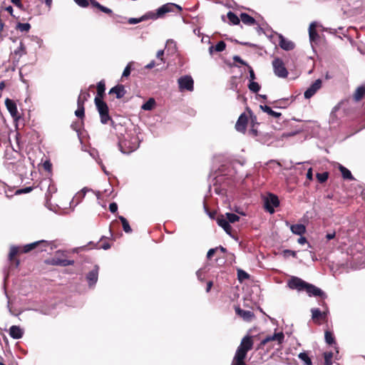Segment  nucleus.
<instances>
[{"label":"nucleus","mask_w":365,"mask_h":365,"mask_svg":"<svg viewBox=\"0 0 365 365\" xmlns=\"http://www.w3.org/2000/svg\"><path fill=\"white\" fill-rule=\"evenodd\" d=\"M282 255L284 257H289V256L297 257V252L291 250H284L282 252Z\"/></svg>","instance_id":"49530a36"},{"label":"nucleus","mask_w":365,"mask_h":365,"mask_svg":"<svg viewBox=\"0 0 365 365\" xmlns=\"http://www.w3.org/2000/svg\"><path fill=\"white\" fill-rule=\"evenodd\" d=\"M307 178L309 180H312L313 178V173H312V168H309L307 173Z\"/></svg>","instance_id":"69168bd1"},{"label":"nucleus","mask_w":365,"mask_h":365,"mask_svg":"<svg viewBox=\"0 0 365 365\" xmlns=\"http://www.w3.org/2000/svg\"><path fill=\"white\" fill-rule=\"evenodd\" d=\"M99 247L106 250L110 247V245L108 242H104L99 245Z\"/></svg>","instance_id":"052dcab7"},{"label":"nucleus","mask_w":365,"mask_h":365,"mask_svg":"<svg viewBox=\"0 0 365 365\" xmlns=\"http://www.w3.org/2000/svg\"><path fill=\"white\" fill-rule=\"evenodd\" d=\"M18 252H19V247L12 246L10 249V252H9V259L11 260L13 259V257L17 255Z\"/></svg>","instance_id":"de8ad7c7"},{"label":"nucleus","mask_w":365,"mask_h":365,"mask_svg":"<svg viewBox=\"0 0 365 365\" xmlns=\"http://www.w3.org/2000/svg\"><path fill=\"white\" fill-rule=\"evenodd\" d=\"M75 115L79 118H83L84 116V106L79 105L77 110L75 111Z\"/></svg>","instance_id":"a18cd8bd"},{"label":"nucleus","mask_w":365,"mask_h":365,"mask_svg":"<svg viewBox=\"0 0 365 365\" xmlns=\"http://www.w3.org/2000/svg\"><path fill=\"white\" fill-rule=\"evenodd\" d=\"M79 6L82 8H86L88 5V0H73Z\"/></svg>","instance_id":"09e8293b"},{"label":"nucleus","mask_w":365,"mask_h":365,"mask_svg":"<svg viewBox=\"0 0 365 365\" xmlns=\"http://www.w3.org/2000/svg\"><path fill=\"white\" fill-rule=\"evenodd\" d=\"M196 274H197V277L198 279L200 280V281H202V270L199 269L198 271H197Z\"/></svg>","instance_id":"774afa93"},{"label":"nucleus","mask_w":365,"mask_h":365,"mask_svg":"<svg viewBox=\"0 0 365 365\" xmlns=\"http://www.w3.org/2000/svg\"><path fill=\"white\" fill-rule=\"evenodd\" d=\"M259 108H261L262 110H263L264 112L267 113L268 115H269L275 118L280 117L282 115L280 113L275 112V111L272 110V109L269 106H266V105H264V106L260 105Z\"/></svg>","instance_id":"c756f323"},{"label":"nucleus","mask_w":365,"mask_h":365,"mask_svg":"<svg viewBox=\"0 0 365 365\" xmlns=\"http://www.w3.org/2000/svg\"><path fill=\"white\" fill-rule=\"evenodd\" d=\"M109 93H115L116 95L117 98H121L125 96L126 91L125 90V87L123 85H118L113 87L110 90Z\"/></svg>","instance_id":"412c9836"},{"label":"nucleus","mask_w":365,"mask_h":365,"mask_svg":"<svg viewBox=\"0 0 365 365\" xmlns=\"http://www.w3.org/2000/svg\"><path fill=\"white\" fill-rule=\"evenodd\" d=\"M5 105L12 118L14 119H18L19 115L16 103L11 99L6 98L5 101Z\"/></svg>","instance_id":"4468645a"},{"label":"nucleus","mask_w":365,"mask_h":365,"mask_svg":"<svg viewBox=\"0 0 365 365\" xmlns=\"http://www.w3.org/2000/svg\"><path fill=\"white\" fill-rule=\"evenodd\" d=\"M155 105V101L154 98H150L144 104L142 105L141 108L144 110H151L153 109Z\"/></svg>","instance_id":"473e14b6"},{"label":"nucleus","mask_w":365,"mask_h":365,"mask_svg":"<svg viewBox=\"0 0 365 365\" xmlns=\"http://www.w3.org/2000/svg\"><path fill=\"white\" fill-rule=\"evenodd\" d=\"M73 260H69V259H60L57 257H54L52 259H51V264H53V265H60V266H63V267H66V266H68V265H71L73 264Z\"/></svg>","instance_id":"b1692460"},{"label":"nucleus","mask_w":365,"mask_h":365,"mask_svg":"<svg viewBox=\"0 0 365 365\" xmlns=\"http://www.w3.org/2000/svg\"><path fill=\"white\" fill-rule=\"evenodd\" d=\"M174 9H178L179 11L182 10L181 6H180L179 5L173 3H168L161 6L157 9L158 15L162 17L167 13L173 12Z\"/></svg>","instance_id":"9b49d317"},{"label":"nucleus","mask_w":365,"mask_h":365,"mask_svg":"<svg viewBox=\"0 0 365 365\" xmlns=\"http://www.w3.org/2000/svg\"><path fill=\"white\" fill-rule=\"evenodd\" d=\"M23 334V330L18 326L13 325L9 328V335L14 339H21Z\"/></svg>","instance_id":"aec40b11"},{"label":"nucleus","mask_w":365,"mask_h":365,"mask_svg":"<svg viewBox=\"0 0 365 365\" xmlns=\"http://www.w3.org/2000/svg\"><path fill=\"white\" fill-rule=\"evenodd\" d=\"M227 19L233 25H237L240 24V19L232 11H229L227 14Z\"/></svg>","instance_id":"72a5a7b5"},{"label":"nucleus","mask_w":365,"mask_h":365,"mask_svg":"<svg viewBox=\"0 0 365 365\" xmlns=\"http://www.w3.org/2000/svg\"><path fill=\"white\" fill-rule=\"evenodd\" d=\"M324 365H332L331 359L333 358V353L329 352H324Z\"/></svg>","instance_id":"79ce46f5"},{"label":"nucleus","mask_w":365,"mask_h":365,"mask_svg":"<svg viewBox=\"0 0 365 365\" xmlns=\"http://www.w3.org/2000/svg\"><path fill=\"white\" fill-rule=\"evenodd\" d=\"M46 245V242L43 240L36 241L30 244H27L24 246L22 252L24 253L29 252L30 251L36 249L38 245Z\"/></svg>","instance_id":"4be33fe9"},{"label":"nucleus","mask_w":365,"mask_h":365,"mask_svg":"<svg viewBox=\"0 0 365 365\" xmlns=\"http://www.w3.org/2000/svg\"><path fill=\"white\" fill-rule=\"evenodd\" d=\"M240 20L246 25H254L256 22L255 19L246 13H242Z\"/></svg>","instance_id":"cd10ccee"},{"label":"nucleus","mask_w":365,"mask_h":365,"mask_svg":"<svg viewBox=\"0 0 365 365\" xmlns=\"http://www.w3.org/2000/svg\"><path fill=\"white\" fill-rule=\"evenodd\" d=\"M16 29L20 31H29L31 29V25L29 23H18Z\"/></svg>","instance_id":"ea45409f"},{"label":"nucleus","mask_w":365,"mask_h":365,"mask_svg":"<svg viewBox=\"0 0 365 365\" xmlns=\"http://www.w3.org/2000/svg\"><path fill=\"white\" fill-rule=\"evenodd\" d=\"M119 142L120 150L123 153H130L139 147V140L135 135L128 136Z\"/></svg>","instance_id":"7ed1b4c3"},{"label":"nucleus","mask_w":365,"mask_h":365,"mask_svg":"<svg viewBox=\"0 0 365 365\" xmlns=\"http://www.w3.org/2000/svg\"><path fill=\"white\" fill-rule=\"evenodd\" d=\"M286 225L290 227L292 233L297 235H302L306 232V227L302 224L289 225V222H286Z\"/></svg>","instance_id":"6ab92c4d"},{"label":"nucleus","mask_w":365,"mask_h":365,"mask_svg":"<svg viewBox=\"0 0 365 365\" xmlns=\"http://www.w3.org/2000/svg\"><path fill=\"white\" fill-rule=\"evenodd\" d=\"M279 205V200L275 195L269 194L265 199L264 205L265 209L269 213L272 214L274 212V207H278Z\"/></svg>","instance_id":"423d86ee"},{"label":"nucleus","mask_w":365,"mask_h":365,"mask_svg":"<svg viewBox=\"0 0 365 365\" xmlns=\"http://www.w3.org/2000/svg\"><path fill=\"white\" fill-rule=\"evenodd\" d=\"M284 338V336L282 332L274 333V334L267 336L264 339H263L260 343V346H264L269 343L271 344L269 348L274 346V344L280 345L282 343Z\"/></svg>","instance_id":"39448f33"},{"label":"nucleus","mask_w":365,"mask_h":365,"mask_svg":"<svg viewBox=\"0 0 365 365\" xmlns=\"http://www.w3.org/2000/svg\"><path fill=\"white\" fill-rule=\"evenodd\" d=\"M249 73L250 82L254 81V80L255 79V74L253 69L251 67H250Z\"/></svg>","instance_id":"bf43d9fd"},{"label":"nucleus","mask_w":365,"mask_h":365,"mask_svg":"<svg viewBox=\"0 0 365 365\" xmlns=\"http://www.w3.org/2000/svg\"><path fill=\"white\" fill-rule=\"evenodd\" d=\"M88 191H91V190L88 187H83L80 192L76 194L73 197L71 202L75 203L76 205L78 204L84 198L86 192Z\"/></svg>","instance_id":"5701e85b"},{"label":"nucleus","mask_w":365,"mask_h":365,"mask_svg":"<svg viewBox=\"0 0 365 365\" xmlns=\"http://www.w3.org/2000/svg\"><path fill=\"white\" fill-rule=\"evenodd\" d=\"M248 88L252 92L257 93L260 90L261 87L258 83L255 81H251L248 84Z\"/></svg>","instance_id":"58836bf2"},{"label":"nucleus","mask_w":365,"mask_h":365,"mask_svg":"<svg viewBox=\"0 0 365 365\" xmlns=\"http://www.w3.org/2000/svg\"><path fill=\"white\" fill-rule=\"evenodd\" d=\"M13 54L15 56H17V60L16 61H19V58L26 55V47L24 45L23 42L21 41L20 42V44H19V46L15 49L14 51V53Z\"/></svg>","instance_id":"bb28decb"},{"label":"nucleus","mask_w":365,"mask_h":365,"mask_svg":"<svg viewBox=\"0 0 365 365\" xmlns=\"http://www.w3.org/2000/svg\"><path fill=\"white\" fill-rule=\"evenodd\" d=\"M143 21L144 20H147V19H157L158 18H160V16L158 15V11H156V12H148L147 14H145V15H143Z\"/></svg>","instance_id":"a19ab883"},{"label":"nucleus","mask_w":365,"mask_h":365,"mask_svg":"<svg viewBox=\"0 0 365 365\" xmlns=\"http://www.w3.org/2000/svg\"><path fill=\"white\" fill-rule=\"evenodd\" d=\"M132 64H133V62H130L125 66V68H124V71L123 72V74H122V78L128 77L130 76Z\"/></svg>","instance_id":"c03bdc74"},{"label":"nucleus","mask_w":365,"mask_h":365,"mask_svg":"<svg viewBox=\"0 0 365 365\" xmlns=\"http://www.w3.org/2000/svg\"><path fill=\"white\" fill-rule=\"evenodd\" d=\"M328 177H329V174L327 172H324L322 173L317 174V178L318 181L321 183L326 182L328 179Z\"/></svg>","instance_id":"37998d69"},{"label":"nucleus","mask_w":365,"mask_h":365,"mask_svg":"<svg viewBox=\"0 0 365 365\" xmlns=\"http://www.w3.org/2000/svg\"><path fill=\"white\" fill-rule=\"evenodd\" d=\"M311 312L312 318L314 322H317L319 319L327 321L329 309L327 307H325L324 311H321L318 308H312Z\"/></svg>","instance_id":"9d476101"},{"label":"nucleus","mask_w":365,"mask_h":365,"mask_svg":"<svg viewBox=\"0 0 365 365\" xmlns=\"http://www.w3.org/2000/svg\"><path fill=\"white\" fill-rule=\"evenodd\" d=\"M287 102V99H283V100H279L274 101V103L276 104L274 107L276 108H284L285 106H282L283 103Z\"/></svg>","instance_id":"6e6d98bb"},{"label":"nucleus","mask_w":365,"mask_h":365,"mask_svg":"<svg viewBox=\"0 0 365 365\" xmlns=\"http://www.w3.org/2000/svg\"><path fill=\"white\" fill-rule=\"evenodd\" d=\"M178 84H179V88L181 91L184 90H187L189 91H193V80L191 76H185L182 77H180L178 79Z\"/></svg>","instance_id":"0eeeda50"},{"label":"nucleus","mask_w":365,"mask_h":365,"mask_svg":"<svg viewBox=\"0 0 365 365\" xmlns=\"http://www.w3.org/2000/svg\"><path fill=\"white\" fill-rule=\"evenodd\" d=\"M143 21V19L142 16L140 18H139V19L130 18L128 20V23L130 24H135L140 23V22H141Z\"/></svg>","instance_id":"5fc2aeb1"},{"label":"nucleus","mask_w":365,"mask_h":365,"mask_svg":"<svg viewBox=\"0 0 365 365\" xmlns=\"http://www.w3.org/2000/svg\"><path fill=\"white\" fill-rule=\"evenodd\" d=\"M119 220H120V222H122V225H123V230L126 232V233H130L131 232L132 230L130 228V226L128 222V220L123 216H119L118 217Z\"/></svg>","instance_id":"f704fd0d"},{"label":"nucleus","mask_w":365,"mask_h":365,"mask_svg":"<svg viewBox=\"0 0 365 365\" xmlns=\"http://www.w3.org/2000/svg\"><path fill=\"white\" fill-rule=\"evenodd\" d=\"M238 277L240 279H248L249 278V274L245 272V271H242V270H239L238 271Z\"/></svg>","instance_id":"3c124183"},{"label":"nucleus","mask_w":365,"mask_h":365,"mask_svg":"<svg viewBox=\"0 0 365 365\" xmlns=\"http://www.w3.org/2000/svg\"><path fill=\"white\" fill-rule=\"evenodd\" d=\"M339 169L341 171L342 177L344 179L350 180H354V178L351 175L350 170H348L346 168H345L344 166H343L341 165H339Z\"/></svg>","instance_id":"7c9ffc66"},{"label":"nucleus","mask_w":365,"mask_h":365,"mask_svg":"<svg viewBox=\"0 0 365 365\" xmlns=\"http://www.w3.org/2000/svg\"><path fill=\"white\" fill-rule=\"evenodd\" d=\"M299 358L304 361L305 365H312V360L304 352H302L298 355Z\"/></svg>","instance_id":"c9c22d12"},{"label":"nucleus","mask_w":365,"mask_h":365,"mask_svg":"<svg viewBox=\"0 0 365 365\" xmlns=\"http://www.w3.org/2000/svg\"><path fill=\"white\" fill-rule=\"evenodd\" d=\"M365 94V87L364 86H359L356 88L354 94V99L356 101H360L363 96Z\"/></svg>","instance_id":"2f4dec72"},{"label":"nucleus","mask_w":365,"mask_h":365,"mask_svg":"<svg viewBox=\"0 0 365 365\" xmlns=\"http://www.w3.org/2000/svg\"><path fill=\"white\" fill-rule=\"evenodd\" d=\"M164 55V51L163 50H159L158 52H157V54H156V56L157 58L162 62L163 63L164 62V59L163 58Z\"/></svg>","instance_id":"13d9d810"},{"label":"nucleus","mask_w":365,"mask_h":365,"mask_svg":"<svg viewBox=\"0 0 365 365\" xmlns=\"http://www.w3.org/2000/svg\"><path fill=\"white\" fill-rule=\"evenodd\" d=\"M156 65H159V63H157L155 62V61H150L148 64L145 66L146 68L150 69L155 67Z\"/></svg>","instance_id":"0e129e2a"},{"label":"nucleus","mask_w":365,"mask_h":365,"mask_svg":"<svg viewBox=\"0 0 365 365\" xmlns=\"http://www.w3.org/2000/svg\"><path fill=\"white\" fill-rule=\"evenodd\" d=\"M297 242H298V243H299V244H300V245H304V244L307 243V241L306 237H302V236H301V237L298 239Z\"/></svg>","instance_id":"338daca9"},{"label":"nucleus","mask_w":365,"mask_h":365,"mask_svg":"<svg viewBox=\"0 0 365 365\" xmlns=\"http://www.w3.org/2000/svg\"><path fill=\"white\" fill-rule=\"evenodd\" d=\"M235 313L246 322H251L255 318V314L250 310L242 309L239 306L235 307Z\"/></svg>","instance_id":"ddd939ff"},{"label":"nucleus","mask_w":365,"mask_h":365,"mask_svg":"<svg viewBox=\"0 0 365 365\" xmlns=\"http://www.w3.org/2000/svg\"><path fill=\"white\" fill-rule=\"evenodd\" d=\"M279 46L284 51H291L294 48V43L285 38L282 34H278Z\"/></svg>","instance_id":"dca6fc26"},{"label":"nucleus","mask_w":365,"mask_h":365,"mask_svg":"<svg viewBox=\"0 0 365 365\" xmlns=\"http://www.w3.org/2000/svg\"><path fill=\"white\" fill-rule=\"evenodd\" d=\"M31 190H32V187H25V188L18 190L16 191V193H17V194L29 193V192H30Z\"/></svg>","instance_id":"864d4df0"},{"label":"nucleus","mask_w":365,"mask_h":365,"mask_svg":"<svg viewBox=\"0 0 365 365\" xmlns=\"http://www.w3.org/2000/svg\"><path fill=\"white\" fill-rule=\"evenodd\" d=\"M109 210L112 213H115L118 210V205L115 202H111L109 205Z\"/></svg>","instance_id":"4d7b16f0"},{"label":"nucleus","mask_w":365,"mask_h":365,"mask_svg":"<svg viewBox=\"0 0 365 365\" xmlns=\"http://www.w3.org/2000/svg\"><path fill=\"white\" fill-rule=\"evenodd\" d=\"M324 338L326 342L328 344H332L335 343L334 336L333 334L329 331H325Z\"/></svg>","instance_id":"e433bc0d"},{"label":"nucleus","mask_w":365,"mask_h":365,"mask_svg":"<svg viewBox=\"0 0 365 365\" xmlns=\"http://www.w3.org/2000/svg\"><path fill=\"white\" fill-rule=\"evenodd\" d=\"M304 291L307 292L309 297H320L322 299L327 297L326 294L319 287L307 282Z\"/></svg>","instance_id":"6e6552de"},{"label":"nucleus","mask_w":365,"mask_h":365,"mask_svg":"<svg viewBox=\"0 0 365 365\" xmlns=\"http://www.w3.org/2000/svg\"><path fill=\"white\" fill-rule=\"evenodd\" d=\"M43 242H46V245H38V247L36 248L38 250V251L39 252H46L47 251V247L48 246L51 245V243L48 241H46V240H43Z\"/></svg>","instance_id":"8fccbe9b"},{"label":"nucleus","mask_w":365,"mask_h":365,"mask_svg":"<svg viewBox=\"0 0 365 365\" xmlns=\"http://www.w3.org/2000/svg\"><path fill=\"white\" fill-rule=\"evenodd\" d=\"M336 236V232H330V233H327L326 235V238L327 240H331L332 239H334Z\"/></svg>","instance_id":"e2e57ef3"},{"label":"nucleus","mask_w":365,"mask_h":365,"mask_svg":"<svg viewBox=\"0 0 365 365\" xmlns=\"http://www.w3.org/2000/svg\"><path fill=\"white\" fill-rule=\"evenodd\" d=\"M90 2H91V4L92 6L98 9L102 12L108 14H112V10L111 9H110L109 8H107V7L100 4L96 0H90Z\"/></svg>","instance_id":"c85d7f7f"},{"label":"nucleus","mask_w":365,"mask_h":365,"mask_svg":"<svg viewBox=\"0 0 365 365\" xmlns=\"http://www.w3.org/2000/svg\"><path fill=\"white\" fill-rule=\"evenodd\" d=\"M273 71L274 74L279 78H287L288 71L282 59L276 58L272 61Z\"/></svg>","instance_id":"20e7f679"},{"label":"nucleus","mask_w":365,"mask_h":365,"mask_svg":"<svg viewBox=\"0 0 365 365\" xmlns=\"http://www.w3.org/2000/svg\"><path fill=\"white\" fill-rule=\"evenodd\" d=\"M233 60L235 62H238L242 65H247V63L239 56H235L233 57Z\"/></svg>","instance_id":"680f3d73"},{"label":"nucleus","mask_w":365,"mask_h":365,"mask_svg":"<svg viewBox=\"0 0 365 365\" xmlns=\"http://www.w3.org/2000/svg\"><path fill=\"white\" fill-rule=\"evenodd\" d=\"M98 277V267L97 265H96L94 269H93L91 271H90L86 276V279H87L90 286H92L97 282Z\"/></svg>","instance_id":"a211bd4d"},{"label":"nucleus","mask_w":365,"mask_h":365,"mask_svg":"<svg viewBox=\"0 0 365 365\" xmlns=\"http://www.w3.org/2000/svg\"><path fill=\"white\" fill-rule=\"evenodd\" d=\"M218 251V247H215V248H212V249H210L207 253V257L208 259H210L213 255L214 254Z\"/></svg>","instance_id":"603ef678"},{"label":"nucleus","mask_w":365,"mask_h":365,"mask_svg":"<svg viewBox=\"0 0 365 365\" xmlns=\"http://www.w3.org/2000/svg\"><path fill=\"white\" fill-rule=\"evenodd\" d=\"M45 185H46L47 191L46 193V196L47 198L51 197V195L55 193L57 190L56 185L51 182L50 179L44 180Z\"/></svg>","instance_id":"393cba45"},{"label":"nucleus","mask_w":365,"mask_h":365,"mask_svg":"<svg viewBox=\"0 0 365 365\" xmlns=\"http://www.w3.org/2000/svg\"><path fill=\"white\" fill-rule=\"evenodd\" d=\"M307 282L302 280L297 277H292L288 281V287L292 289H297L298 291H304Z\"/></svg>","instance_id":"1a4fd4ad"},{"label":"nucleus","mask_w":365,"mask_h":365,"mask_svg":"<svg viewBox=\"0 0 365 365\" xmlns=\"http://www.w3.org/2000/svg\"><path fill=\"white\" fill-rule=\"evenodd\" d=\"M226 48V43L223 41H219L215 46H210L209 48V53L210 55H212L214 51L216 52H222Z\"/></svg>","instance_id":"a878e982"},{"label":"nucleus","mask_w":365,"mask_h":365,"mask_svg":"<svg viewBox=\"0 0 365 365\" xmlns=\"http://www.w3.org/2000/svg\"><path fill=\"white\" fill-rule=\"evenodd\" d=\"M240 220V217L234 213L227 212L225 215L219 216L217 219V222L219 226L223 228V230L230 236L232 235V227L230 223H234Z\"/></svg>","instance_id":"f03ea898"},{"label":"nucleus","mask_w":365,"mask_h":365,"mask_svg":"<svg viewBox=\"0 0 365 365\" xmlns=\"http://www.w3.org/2000/svg\"><path fill=\"white\" fill-rule=\"evenodd\" d=\"M105 83L103 81H101L97 84V94L95 97L94 102L100 115L101 122L103 124H106L110 120L113 123V120L109 115L108 107L107 104L102 100L105 94Z\"/></svg>","instance_id":"f257e3e1"},{"label":"nucleus","mask_w":365,"mask_h":365,"mask_svg":"<svg viewBox=\"0 0 365 365\" xmlns=\"http://www.w3.org/2000/svg\"><path fill=\"white\" fill-rule=\"evenodd\" d=\"M317 26V23L316 21L312 22L309 25V40H310L311 43L316 42L319 38V36L316 31Z\"/></svg>","instance_id":"f3484780"},{"label":"nucleus","mask_w":365,"mask_h":365,"mask_svg":"<svg viewBox=\"0 0 365 365\" xmlns=\"http://www.w3.org/2000/svg\"><path fill=\"white\" fill-rule=\"evenodd\" d=\"M248 122V118L245 113H242L236 124H235V128L237 131L241 133H245L247 128V124Z\"/></svg>","instance_id":"2eb2a0df"},{"label":"nucleus","mask_w":365,"mask_h":365,"mask_svg":"<svg viewBox=\"0 0 365 365\" xmlns=\"http://www.w3.org/2000/svg\"><path fill=\"white\" fill-rule=\"evenodd\" d=\"M322 81L321 79L316 80L304 92V98L307 99L312 98L322 87Z\"/></svg>","instance_id":"f8f14e48"},{"label":"nucleus","mask_w":365,"mask_h":365,"mask_svg":"<svg viewBox=\"0 0 365 365\" xmlns=\"http://www.w3.org/2000/svg\"><path fill=\"white\" fill-rule=\"evenodd\" d=\"M89 96V93H81L77 101L78 106H83L84 102L87 100V97Z\"/></svg>","instance_id":"4c0bfd02"}]
</instances>
